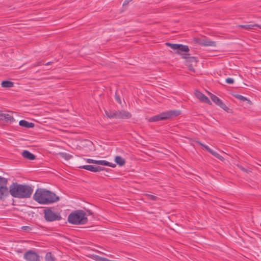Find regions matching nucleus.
Segmentation results:
<instances>
[{"instance_id":"nucleus-22","label":"nucleus","mask_w":261,"mask_h":261,"mask_svg":"<svg viewBox=\"0 0 261 261\" xmlns=\"http://www.w3.org/2000/svg\"><path fill=\"white\" fill-rule=\"evenodd\" d=\"M45 261H56L55 257L53 256L51 252H47L45 256Z\"/></svg>"},{"instance_id":"nucleus-21","label":"nucleus","mask_w":261,"mask_h":261,"mask_svg":"<svg viewBox=\"0 0 261 261\" xmlns=\"http://www.w3.org/2000/svg\"><path fill=\"white\" fill-rule=\"evenodd\" d=\"M203 46H215L216 42L214 41H211L208 40H203V41L200 43Z\"/></svg>"},{"instance_id":"nucleus-6","label":"nucleus","mask_w":261,"mask_h":261,"mask_svg":"<svg viewBox=\"0 0 261 261\" xmlns=\"http://www.w3.org/2000/svg\"><path fill=\"white\" fill-rule=\"evenodd\" d=\"M7 179L0 176V199L9 195V191L7 187Z\"/></svg>"},{"instance_id":"nucleus-29","label":"nucleus","mask_w":261,"mask_h":261,"mask_svg":"<svg viewBox=\"0 0 261 261\" xmlns=\"http://www.w3.org/2000/svg\"><path fill=\"white\" fill-rule=\"evenodd\" d=\"M187 66H188V69H189L190 71H192V72H195V69H194V68L193 67V66L192 65V64H188V63H187Z\"/></svg>"},{"instance_id":"nucleus-10","label":"nucleus","mask_w":261,"mask_h":261,"mask_svg":"<svg viewBox=\"0 0 261 261\" xmlns=\"http://www.w3.org/2000/svg\"><path fill=\"white\" fill-rule=\"evenodd\" d=\"M79 168L87 170L93 172H99L105 169L103 167H101L100 166H96L94 165H83L80 166Z\"/></svg>"},{"instance_id":"nucleus-9","label":"nucleus","mask_w":261,"mask_h":261,"mask_svg":"<svg viewBox=\"0 0 261 261\" xmlns=\"http://www.w3.org/2000/svg\"><path fill=\"white\" fill-rule=\"evenodd\" d=\"M211 98L212 101L215 102L216 105L220 107L222 109L226 112H228L229 109L222 102V101L217 96L212 94L211 95Z\"/></svg>"},{"instance_id":"nucleus-1","label":"nucleus","mask_w":261,"mask_h":261,"mask_svg":"<svg viewBox=\"0 0 261 261\" xmlns=\"http://www.w3.org/2000/svg\"><path fill=\"white\" fill-rule=\"evenodd\" d=\"M34 199L40 204H48L57 202L59 198L56 194L48 190L38 189L33 196Z\"/></svg>"},{"instance_id":"nucleus-27","label":"nucleus","mask_w":261,"mask_h":261,"mask_svg":"<svg viewBox=\"0 0 261 261\" xmlns=\"http://www.w3.org/2000/svg\"><path fill=\"white\" fill-rule=\"evenodd\" d=\"M86 162L90 164H97L98 160H94L90 159H86Z\"/></svg>"},{"instance_id":"nucleus-17","label":"nucleus","mask_w":261,"mask_h":261,"mask_svg":"<svg viewBox=\"0 0 261 261\" xmlns=\"http://www.w3.org/2000/svg\"><path fill=\"white\" fill-rule=\"evenodd\" d=\"M19 124L21 126L26 128H32L34 126V124L33 123L29 122L24 120H20Z\"/></svg>"},{"instance_id":"nucleus-3","label":"nucleus","mask_w":261,"mask_h":261,"mask_svg":"<svg viewBox=\"0 0 261 261\" xmlns=\"http://www.w3.org/2000/svg\"><path fill=\"white\" fill-rule=\"evenodd\" d=\"M68 221L72 224H85L88 219L85 212L82 210H77L68 216Z\"/></svg>"},{"instance_id":"nucleus-19","label":"nucleus","mask_w":261,"mask_h":261,"mask_svg":"<svg viewBox=\"0 0 261 261\" xmlns=\"http://www.w3.org/2000/svg\"><path fill=\"white\" fill-rule=\"evenodd\" d=\"M115 161L120 166H122L125 164V160L120 156H116L115 159Z\"/></svg>"},{"instance_id":"nucleus-16","label":"nucleus","mask_w":261,"mask_h":261,"mask_svg":"<svg viewBox=\"0 0 261 261\" xmlns=\"http://www.w3.org/2000/svg\"><path fill=\"white\" fill-rule=\"evenodd\" d=\"M22 155L24 158L28 159L29 160H33L36 158L35 155H34L33 154H32L28 150H24L22 152Z\"/></svg>"},{"instance_id":"nucleus-7","label":"nucleus","mask_w":261,"mask_h":261,"mask_svg":"<svg viewBox=\"0 0 261 261\" xmlns=\"http://www.w3.org/2000/svg\"><path fill=\"white\" fill-rule=\"evenodd\" d=\"M166 45L170 47L173 50H176V53L177 54H180V52L182 51L187 53L189 51V47L187 45L170 43H166Z\"/></svg>"},{"instance_id":"nucleus-25","label":"nucleus","mask_w":261,"mask_h":261,"mask_svg":"<svg viewBox=\"0 0 261 261\" xmlns=\"http://www.w3.org/2000/svg\"><path fill=\"white\" fill-rule=\"evenodd\" d=\"M97 165L101 166H110V163L105 160H98Z\"/></svg>"},{"instance_id":"nucleus-11","label":"nucleus","mask_w":261,"mask_h":261,"mask_svg":"<svg viewBox=\"0 0 261 261\" xmlns=\"http://www.w3.org/2000/svg\"><path fill=\"white\" fill-rule=\"evenodd\" d=\"M116 119H129L132 117L130 113L125 110L116 111Z\"/></svg>"},{"instance_id":"nucleus-2","label":"nucleus","mask_w":261,"mask_h":261,"mask_svg":"<svg viewBox=\"0 0 261 261\" xmlns=\"http://www.w3.org/2000/svg\"><path fill=\"white\" fill-rule=\"evenodd\" d=\"M33 192V188L28 185L13 183L10 187L9 192L14 197L28 198L31 197Z\"/></svg>"},{"instance_id":"nucleus-8","label":"nucleus","mask_w":261,"mask_h":261,"mask_svg":"<svg viewBox=\"0 0 261 261\" xmlns=\"http://www.w3.org/2000/svg\"><path fill=\"white\" fill-rule=\"evenodd\" d=\"M27 261H40L39 255L35 251L30 250L27 251L23 256Z\"/></svg>"},{"instance_id":"nucleus-33","label":"nucleus","mask_w":261,"mask_h":261,"mask_svg":"<svg viewBox=\"0 0 261 261\" xmlns=\"http://www.w3.org/2000/svg\"><path fill=\"white\" fill-rule=\"evenodd\" d=\"M92 214V213L91 211H89L88 212V214H87L88 215H91Z\"/></svg>"},{"instance_id":"nucleus-20","label":"nucleus","mask_w":261,"mask_h":261,"mask_svg":"<svg viewBox=\"0 0 261 261\" xmlns=\"http://www.w3.org/2000/svg\"><path fill=\"white\" fill-rule=\"evenodd\" d=\"M2 86L4 88H11L13 87L14 83L11 81H5L2 82Z\"/></svg>"},{"instance_id":"nucleus-28","label":"nucleus","mask_w":261,"mask_h":261,"mask_svg":"<svg viewBox=\"0 0 261 261\" xmlns=\"http://www.w3.org/2000/svg\"><path fill=\"white\" fill-rule=\"evenodd\" d=\"M226 82L229 84H232L234 83V80L232 78L228 77L226 79Z\"/></svg>"},{"instance_id":"nucleus-18","label":"nucleus","mask_w":261,"mask_h":261,"mask_svg":"<svg viewBox=\"0 0 261 261\" xmlns=\"http://www.w3.org/2000/svg\"><path fill=\"white\" fill-rule=\"evenodd\" d=\"M106 116L109 118L116 119V111L107 110L105 111Z\"/></svg>"},{"instance_id":"nucleus-30","label":"nucleus","mask_w":261,"mask_h":261,"mask_svg":"<svg viewBox=\"0 0 261 261\" xmlns=\"http://www.w3.org/2000/svg\"><path fill=\"white\" fill-rule=\"evenodd\" d=\"M116 99L119 103H121L120 98L119 96H116Z\"/></svg>"},{"instance_id":"nucleus-14","label":"nucleus","mask_w":261,"mask_h":261,"mask_svg":"<svg viewBox=\"0 0 261 261\" xmlns=\"http://www.w3.org/2000/svg\"><path fill=\"white\" fill-rule=\"evenodd\" d=\"M182 58L187 59V62L189 64V62H193L196 64L198 60L196 58L194 57H190V54L188 53H185L182 54Z\"/></svg>"},{"instance_id":"nucleus-15","label":"nucleus","mask_w":261,"mask_h":261,"mask_svg":"<svg viewBox=\"0 0 261 261\" xmlns=\"http://www.w3.org/2000/svg\"><path fill=\"white\" fill-rule=\"evenodd\" d=\"M238 27L242 28L246 30H255L256 28H261V27L258 24H245L240 25Z\"/></svg>"},{"instance_id":"nucleus-34","label":"nucleus","mask_w":261,"mask_h":261,"mask_svg":"<svg viewBox=\"0 0 261 261\" xmlns=\"http://www.w3.org/2000/svg\"><path fill=\"white\" fill-rule=\"evenodd\" d=\"M16 251H17L18 253H22V251L21 250H17Z\"/></svg>"},{"instance_id":"nucleus-12","label":"nucleus","mask_w":261,"mask_h":261,"mask_svg":"<svg viewBox=\"0 0 261 261\" xmlns=\"http://www.w3.org/2000/svg\"><path fill=\"white\" fill-rule=\"evenodd\" d=\"M198 143L200 145L203 146L207 151H208L211 154L213 155L214 156H215L218 159H219V160H220L221 161H223L224 160V158L222 156H221L220 154H219V153H218L216 151L213 150L212 149H211L207 146L203 144V143H201L200 142H198Z\"/></svg>"},{"instance_id":"nucleus-4","label":"nucleus","mask_w":261,"mask_h":261,"mask_svg":"<svg viewBox=\"0 0 261 261\" xmlns=\"http://www.w3.org/2000/svg\"><path fill=\"white\" fill-rule=\"evenodd\" d=\"M180 114V111L179 110H170L149 118L148 121L156 122L160 120H166L173 117L177 116Z\"/></svg>"},{"instance_id":"nucleus-32","label":"nucleus","mask_w":261,"mask_h":261,"mask_svg":"<svg viewBox=\"0 0 261 261\" xmlns=\"http://www.w3.org/2000/svg\"><path fill=\"white\" fill-rule=\"evenodd\" d=\"M22 228L25 230H27V228L30 229L29 227L28 226H23Z\"/></svg>"},{"instance_id":"nucleus-24","label":"nucleus","mask_w":261,"mask_h":261,"mask_svg":"<svg viewBox=\"0 0 261 261\" xmlns=\"http://www.w3.org/2000/svg\"><path fill=\"white\" fill-rule=\"evenodd\" d=\"M144 196L146 197L148 200L151 201H156L158 199L156 196L147 193L144 194Z\"/></svg>"},{"instance_id":"nucleus-26","label":"nucleus","mask_w":261,"mask_h":261,"mask_svg":"<svg viewBox=\"0 0 261 261\" xmlns=\"http://www.w3.org/2000/svg\"><path fill=\"white\" fill-rule=\"evenodd\" d=\"M235 97L238 99H240L242 101H246V100H247V98L241 95H240V94H237L236 95H235Z\"/></svg>"},{"instance_id":"nucleus-35","label":"nucleus","mask_w":261,"mask_h":261,"mask_svg":"<svg viewBox=\"0 0 261 261\" xmlns=\"http://www.w3.org/2000/svg\"><path fill=\"white\" fill-rule=\"evenodd\" d=\"M50 64V62H48L46 64V65H49Z\"/></svg>"},{"instance_id":"nucleus-23","label":"nucleus","mask_w":261,"mask_h":261,"mask_svg":"<svg viewBox=\"0 0 261 261\" xmlns=\"http://www.w3.org/2000/svg\"><path fill=\"white\" fill-rule=\"evenodd\" d=\"M4 119L7 121V122H12L15 121L14 118L11 116L10 115L8 114H5L4 115Z\"/></svg>"},{"instance_id":"nucleus-5","label":"nucleus","mask_w":261,"mask_h":261,"mask_svg":"<svg viewBox=\"0 0 261 261\" xmlns=\"http://www.w3.org/2000/svg\"><path fill=\"white\" fill-rule=\"evenodd\" d=\"M44 218L48 222H52L56 220H60L61 216L58 213H55L50 209H46L44 211Z\"/></svg>"},{"instance_id":"nucleus-13","label":"nucleus","mask_w":261,"mask_h":261,"mask_svg":"<svg viewBox=\"0 0 261 261\" xmlns=\"http://www.w3.org/2000/svg\"><path fill=\"white\" fill-rule=\"evenodd\" d=\"M195 95L201 101L206 103H210V100H209V99L199 91L196 90L195 91Z\"/></svg>"},{"instance_id":"nucleus-31","label":"nucleus","mask_w":261,"mask_h":261,"mask_svg":"<svg viewBox=\"0 0 261 261\" xmlns=\"http://www.w3.org/2000/svg\"><path fill=\"white\" fill-rule=\"evenodd\" d=\"M109 166L111 167H115L116 166V165L114 164L110 163V166Z\"/></svg>"}]
</instances>
